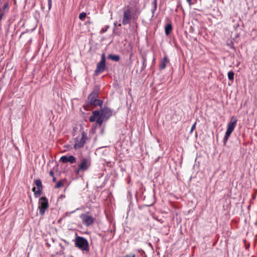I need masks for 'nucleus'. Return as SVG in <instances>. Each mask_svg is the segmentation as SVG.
Here are the masks:
<instances>
[{
    "label": "nucleus",
    "mask_w": 257,
    "mask_h": 257,
    "mask_svg": "<svg viewBox=\"0 0 257 257\" xmlns=\"http://www.w3.org/2000/svg\"><path fill=\"white\" fill-rule=\"evenodd\" d=\"M86 142V136L84 134H82V136L79 139L77 138L75 140L74 148L75 149H80L82 147Z\"/></svg>",
    "instance_id": "9"
},
{
    "label": "nucleus",
    "mask_w": 257,
    "mask_h": 257,
    "mask_svg": "<svg viewBox=\"0 0 257 257\" xmlns=\"http://www.w3.org/2000/svg\"><path fill=\"white\" fill-rule=\"evenodd\" d=\"M39 213L41 215H43L44 214L46 209L49 206L47 199L45 197H41L39 199Z\"/></svg>",
    "instance_id": "5"
},
{
    "label": "nucleus",
    "mask_w": 257,
    "mask_h": 257,
    "mask_svg": "<svg viewBox=\"0 0 257 257\" xmlns=\"http://www.w3.org/2000/svg\"><path fill=\"white\" fill-rule=\"evenodd\" d=\"M132 18V12L130 9H126L123 12V17L122 23L123 25H127L130 23Z\"/></svg>",
    "instance_id": "7"
},
{
    "label": "nucleus",
    "mask_w": 257,
    "mask_h": 257,
    "mask_svg": "<svg viewBox=\"0 0 257 257\" xmlns=\"http://www.w3.org/2000/svg\"><path fill=\"white\" fill-rule=\"evenodd\" d=\"M172 30V26L171 24H168L165 27V35L168 36Z\"/></svg>",
    "instance_id": "15"
},
{
    "label": "nucleus",
    "mask_w": 257,
    "mask_h": 257,
    "mask_svg": "<svg viewBox=\"0 0 257 257\" xmlns=\"http://www.w3.org/2000/svg\"><path fill=\"white\" fill-rule=\"evenodd\" d=\"M101 115L103 118L107 119L111 116L112 111L111 109L107 108V107H104L101 110Z\"/></svg>",
    "instance_id": "11"
},
{
    "label": "nucleus",
    "mask_w": 257,
    "mask_h": 257,
    "mask_svg": "<svg viewBox=\"0 0 257 257\" xmlns=\"http://www.w3.org/2000/svg\"><path fill=\"white\" fill-rule=\"evenodd\" d=\"M60 161L63 163L70 162V163H73L76 162V159L73 156H62L60 158Z\"/></svg>",
    "instance_id": "10"
},
{
    "label": "nucleus",
    "mask_w": 257,
    "mask_h": 257,
    "mask_svg": "<svg viewBox=\"0 0 257 257\" xmlns=\"http://www.w3.org/2000/svg\"><path fill=\"white\" fill-rule=\"evenodd\" d=\"M99 115V110H94L92 112V115L89 117V121L90 122H93L96 121V118L97 116Z\"/></svg>",
    "instance_id": "13"
},
{
    "label": "nucleus",
    "mask_w": 257,
    "mask_h": 257,
    "mask_svg": "<svg viewBox=\"0 0 257 257\" xmlns=\"http://www.w3.org/2000/svg\"><path fill=\"white\" fill-rule=\"evenodd\" d=\"M191 1L192 0H187V2H188V3L190 5L191 3Z\"/></svg>",
    "instance_id": "26"
},
{
    "label": "nucleus",
    "mask_w": 257,
    "mask_h": 257,
    "mask_svg": "<svg viewBox=\"0 0 257 257\" xmlns=\"http://www.w3.org/2000/svg\"><path fill=\"white\" fill-rule=\"evenodd\" d=\"M103 116L101 115V113L99 112V115L97 117L96 121L99 124H101L103 121Z\"/></svg>",
    "instance_id": "17"
},
{
    "label": "nucleus",
    "mask_w": 257,
    "mask_h": 257,
    "mask_svg": "<svg viewBox=\"0 0 257 257\" xmlns=\"http://www.w3.org/2000/svg\"><path fill=\"white\" fill-rule=\"evenodd\" d=\"M96 93H92L88 97V100L90 101V104H99L100 101L99 100L96 99Z\"/></svg>",
    "instance_id": "12"
},
{
    "label": "nucleus",
    "mask_w": 257,
    "mask_h": 257,
    "mask_svg": "<svg viewBox=\"0 0 257 257\" xmlns=\"http://www.w3.org/2000/svg\"><path fill=\"white\" fill-rule=\"evenodd\" d=\"M108 58L115 61H118L119 60V56L118 55H108Z\"/></svg>",
    "instance_id": "16"
},
{
    "label": "nucleus",
    "mask_w": 257,
    "mask_h": 257,
    "mask_svg": "<svg viewBox=\"0 0 257 257\" xmlns=\"http://www.w3.org/2000/svg\"><path fill=\"white\" fill-rule=\"evenodd\" d=\"M49 174L51 176L53 177L54 176V173L52 171H51L49 172Z\"/></svg>",
    "instance_id": "24"
},
{
    "label": "nucleus",
    "mask_w": 257,
    "mask_h": 257,
    "mask_svg": "<svg viewBox=\"0 0 257 257\" xmlns=\"http://www.w3.org/2000/svg\"><path fill=\"white\" fill-rule=\"evenodd\" d=\"M91 165V161L89 159L83 158L81 159L80 162L78 165V168L75 171L76 174H78L80 171H85L87 170Z\"/></svg>",
    "instance_id": "2"
},
{
    "label": "nucleus",
    "mask_w": 257,
    "mask_h": 257,
    "mask_svg": "<svg viewBox=\"0 0 257 257\" xmlns=\"http://www.w3.org/2000/svg\"><path fill=\"white\" fill-rule=\"evenodd\" d=\"M86 14L85 13V12H82V13H81L79 15V18L80 20H84L86 17Z\"/></svg>",
    "instance_id": "19"
},
{
    "label": "nucleus",
    "mask_w": 257,
    "mask_h": 257,
    "mask_svg": "<svg viewBox=\"0 0 257 257\" xmlns=\"http://www.w3.org/2000/svg\"><path fill=\"white\" fill-rule=\"evenodd\" d=\"M105 56L104 54H102L101 57V60L97 64V67L95 71V75H98L99 74L103 72L105 69Z\"/></svg>",
    "instance_id": "3"
},
{
    "label": "nucleus",
    "mask_w": 257,
    "mask_h": 257,
    "mask_svg": "<svg viewBox=\"0 0 257 257\" xmlns=\"http://www.w3.org/2000/svg\"><path fill=\"white\" fill-rule=\"evenodd\" d=\"M123 257H135V254H126V255Z\"/></svg>",
    "instance_id": "22"
},
{
    "label": "nucleus",
    "mask_w": 257,
    "mask_h": 257,
    "mask_svg": "<svg viewBox=\"0 0 257 257\" xmlns=\"http://www.w3.org/2000/svg\"><path fill=\"white\" fill-rule=\"evenodd\" d=\"M237 119L236 118V117L234 116H232L227 125L226 132L224 137L223 140V143L224 145H226L228 139L230 136V135L234 130V128L237 124Z\"/></svg>",
    "instance_id": "1"
},
{
    "label": "nucleus",
    "mask_w": 257,
    "mask_h": 257,
    "mask_svg": "<svg viewBox=\"0 0 257 257\" xmlns=\"http://www.w3.org/2000/svg\"><path fill=\"white\" fill-rule=\"evenodd\" d=\"M53 181H56V179H55V178L54 176H53Z\"/></svg>",
    "instance_id": "27"
},
{
    "label": "nucleus",
    "mask_w": 257,
    "mask_h": 257,
    "mask_svg": "<svg viewBox=\"0 0 257 257\" xmlns=\"http://www.w3.org/2000/svg\"><path fill=\"white\" fill-rule=\"evenodd\" d=\"M8 6H9L8 4H7V3H6L5 5H4L3 8L4 9H6V8H8Z\"/></svg>",
    "instance_id": "23"
},
{
    "label": "nucleus",
    "mask_w": 257,
    "mask_h": 257,
    "mask_svg": "<svg viewBox=\"0 0 257 257\" xmlns=\"http://www.w3.org/2000/svg\"><path fill=\"white\" fill-rule=\"evenodd\" d=\"M168 62V59L167 57H164L160 63V69H164L166 68V64Z\"/></svg>",
    "instance_id": "14"
},
{
    "label": "nucleus",
    "mask_w": 257,
    "mask_h": 257,
    "mask_svg": "<svg viewBox=\"0 0 257 257\" xmlns=\"http://www.w3.org/2000/svg\"><path fill=\"white\" fill-rule=\"evenodd\" d=\"M196 122H195V123H194L193 125H192V126L191 128L190 133H192V132L193 131V130H195V128H196Z\"/></svg>",
    "instance_id": "21"
},
{
    "label": "nucleus",
    "mask_w": 257,
    "mask_h": 257,
    "mask_svg": "<svg viewBox=\"0 0 257 257\" xmlns=\"http://www.w3.org/2000/svg\"><path fill=\"white\" fill-rule=\"evenodd\" d=\"M63 185V182H61V181H59L55 186L56 188H60L61 186Z\"/></svg>",
    "instance_id": "20"
},
{
    "label": "nucleus",
    "mask_w": 257,
    "mask_h": 257,
    "mask_svg": "<svg viewBox=\"0 0 257 257\" xmlns=\"http://www.w3.org/2000/svg\"><path fill=\"white\" fill-rule=\"evenodd\" d=\"M3 16H4V14H1L0 15V21H1V20H2V19L3 17Z\"/></svg>",
    "instance_id": "25"
},
{
    "label": "nucleus",
    "mask_w": 257,
    "mask_h": 257,
    "mask_svg": "<svg viewBox=\"0 0 257 257\" xmlns=\"http://www.w3.org/2000/svg\"><path fill=\"white\" fill-rule=\"evenodd\" d=\"M75 245L81 250L86 251L88 250V243L84 238L77 237L75 239Z\"/></svg>",
    "instance_id": "4"
},
{
    "label": "nucleus",
    "mask_w": 257,
    "mask_h": 257,
    "mask_svg": "<svg viewBox=\"0 0 257 257\" xmlns=\"http://www.w3.org/2000/svg\"><path fill=\"white\" fill-rule=\"evenodd\" d=\"M35 185L37 187V190L36 187H34L32 189L34 193V195L38 197L40 196L41 192V189H42V182L40 180H36L35 181Z\"/></svg>",
    "instance_id": "8"
},
{
    "label": "nucleus",
    "mask_w": 257,
    "mask_h": 257,
    "mask_svg": "<svg viewBox=\"0 0 257 257\" xmlns=\"http://www.w3.org/2000/svg\"><path fill=\"white\" fill-rule=\"evenodd\" d=\"M80 218H81L83 223L86 226L90 225L94 220V218L88 214H81Z\"/></svg>",
    "instance_id": "6"
},
{
    "label": "nucleus",
    "mask_w": 257,
    "mask_h": 257,
    "mask_svg": "<svg viewBox=\"0 0 257 257\" xmlns=\"http://www.w3.org/2000/svg\"><path fill=\"white\" fill-rule=\"evenodd\" d=\"M234 73L232 71H230L228 73V78L231 81H233L234 79Z\"/></svg>",
    "instance_id": "18"
}]
</instances>
